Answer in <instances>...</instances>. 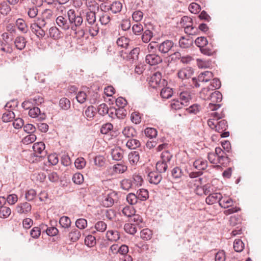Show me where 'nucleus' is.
Here are the masks:
<instances>
[{
	"label": "nucleus",
	"instance_id": "obj_1",
	"mask_svg": "<svg viewBox=\"0 0 261 261\" xmlns=\"http://www.w3.org/2000/svg\"><path fill=\"white\" fill-rule=\"evenodd\" d=\"M70 29L72 31H76L83 22V19L81 13L77 14L74 10L70 9L67 12Z\"/></svg>",
	"mask_w": 261,
	"mask_h": 261
},
{
	"label": "nucleus",
	"instance_id": "obj_2",
	"mask_svg": "<svg viewBox=\"0 0 261 261\" xmlns=\"http://www.w3.org/2000/svg\"><path fill=\"white\" fill-rule=\"evenodd\" d=\"M222 99V95L221 92L218 91H213L211 96H210L208 100H210L211 102H210L207 108L211 111H216L219 109L221 107V105L218 103L221 101Z\"/></svg>",
	"mask_w": 261,
	"mask_h": 261
},
{
	"label": "nucleus",
	"instance_id": "obj_3",
	"mask_svg": "<svg viewBox=\"0 0 261 261\" xmlns=\"http://www.w3.org/2000/svg\"><path fill=\"white\" fill-rule=\"evenodd\" d=\"M53 22V12L49 9H46L42 13L41 17L38 18L37 23L41 27H46L50 25Z\"/></svg>",
	"mask_w": 261,
	"mask_h": 261
},
{
	"label": "nucleus",
	"instance_id": "obj_4",
	"mask_svg": "<svg viewBox=\"0 0 261 261\" xmlns=\"http://www.w3.org/2000/svg\"><path fill=\"white\" fill-rule=\"evenodd\" d=\"M213 77V74L209 71H205L199 74L198 78H192V84L195 87H199L200 82H207L211 80Z\"/></svg>",
	"mask_w": 261,
	"mask_h": 261
},
{
	"label": "nucleus",
	"instance_id": "obj_5",
	"mask_svg": "<svg viewBox=\"0 0 261 261\" xmlns=\"http://www.w3.org/2000/svg\"><path fill=\"white\" fill-rule=\"evenodd\" d=\"M45 144L42 142L35 143L33 146L34 150V156L42 158L46 154V151L45 150Z\"/></svg>",
	"mask_w": 261,
	"mask_h": 261
},
{
	"label": "nucleus",
	"instance_id": "obj_6",
	"mask_svg": "<svg viewBox=\"0 0 261 261\" xmlns=\"http://www.w3.org/2000/svg\"><path fill=\"white\" fill-rule=\"evenodd\" d=\"M118 194L115 191L110 192L102 200V204L105 207H111L118 200Z\"/></svg>",
	"mask_w": 261,
	"mask_h": 261
},
{
	"label": "nucleus",
	"instance_id": "obj_7",
	"mask_svg": "<svg viewBox=\"0 0 261 261\" xmlns=\"http://www.w3.org/2000/svg\"><path fill=\"white\" fill-rule=\"evenodd\" d=\"M174 43L172 40H166L159 44L157 48L162 54H167L173 47Z\"/></svg>",
	"mask_w": 261,
	"mask_h": 261
},
{
	"label": "nucleus",
	"instance_id": "obj_8",
	"mask_svg": "<svg viewBox=\"0 0 261 261\" xmlns=\"http://www.w3.org/2000/svg\"><path fill=\"white\" fill-rule=\"evenodd\" d=\"M140 53V48L139 47H136L133 49L129 54L126 52H124L123 50L119 51V55L121 58L123 59L126 58L127 60H136L138 58V55Z\"/></svg>",
	"mask_w": 261,
	"mask_h": 261
},
{
	"label": "nucleus",
	"instance_id": "obj_9",
	"mask_svg": "<svg viewBox=\"0 0 261 261\" xmlns=\"http://www.w3.org/2000/svg\"><path fill=\"white\" fill-rule=\"evenodd\" d=\"M45 27H41L38 23H34L31 25V29L39 39H42L46 34V31L43 29Z\"/></svg>",
	"mask_w": 261,
	"mask_h": 261
},
{
	"label": "nucleus",
	"instance_id": "obj_10",
	"mask_svg": "<svg viewBox=\"0 0 261 261\" xmlns=\"http://www.w3.org/2000/svg\"><path fill=\"white\" fill-rule=\"evenodd\" d=\"M202 180V179L201 178H198L197 179H195V181L196 182V183L195 184V185L197 187V193L200 194V192H199V190H202L203 193L205 195H207L211 194V189H212V186L210 184H207L204 185L203 187H200L199 185H201V181Z\"/></svg>",
	"mask_w": 261,
	"mask_h": 261
},
{
	"label": "nucleus",
	"instance_id": "obj_11",
	"mask_svg": "<svg viewBox=\"0 0 261 261\" xmlns=\"http://www.w3.org/2000/svg\"><path fill=\"white\" fill-rule=\"evenodd\" d=\"M193 73V70L191 67H187L180 69L177 72V76L180 79L183 80L191 77Z\"/></svg>",
	"mask_w": 261,
	"mask_h": 261
},
{
	"label": "nucleus",
	"instance_id": "obj_12",
	"mask_svg": "<svg viewBox=\"0 0 261 261\" xmlns=\"http://www.w3.org/2000/svg\"><path fill=\"white\" fill-rule=\"evenodd\" d=\"M146 62L150 65H155L162 62V58L156 54H148L146 56Z\"/></svg>",
	"mask_w": 261,
	"mask_h": 261
},
{
	"label": "nucleus",
	"instance_id": "obj_13",
	"mask_svg": "<svg viewBox=\"0 0 261 261\" xmlns=\"http://www.w3.org/2000/svg\"><path fill=\"white\" fill-rule=\"evenodd\" d=\"M29 115L32 118H38V120L42 121L45 119L46 115L44 113H41L40 110L38 107H33L29 112Z\"/></svg>",
	"mask_w": 261,
	"mask_h": 261
},
{
	"label": "nucleus",
	"instance_id": "obj_14",
	"mask_svg": "<svg viewBox=\"0 0 261 261\" xmlns=\"http://www.w3.org/2000/svg\"><path fill=\"white\" fill-rule=\"evenodd\" d=\"M147 177L149 182L154 185L159 184L162 179L161 173L155 171L149 172Z\"/></svg>",
	"mask_w": 261,
	"mask_h": 261
},
{
	"label": "nucleus",
	"instance_id": "obj_15",
	"mask_svg": "<svg viewBox=\"0 0 261 261\" xmlns=\"http://www.w3.org/2000/svg\"><path fill=\"white\" fill-rule=\"evenodd\" d=\"M57 24L64 30H68L70 29L69 20L63 16H58L56 19Z\"/></svg>",
	"mask_w": 261,
	"mask_h": 261
},
{
	"label": "nucleus",
	"instance_id": "obj_16",
	"mask_svg": "<svg viewBox=\"0 0 261 261\" xmlns=\"http://www.w3.org/2000/svg\"><path fill=\"white\" fill-rule=\"evenodd\" d=\"M31 205L27 202L18 204L16 208L17 212L19 214H27L31 212Z\"/></svg>",
	"mask_w": 261,
	"mask_h": 261
},
{
	"label": "nucleus",
	"instance_id": "obj_17",
	"mask_svg": "<svg viewBox=\"0 0 261 261\" xmlns=\"http://www.w3.org/2000/svg\"><path fill=\"white\" fill-rule=\"evenodd\" d=\"M222 198V195L220 193H214L210 194L206 198L205 201L208 204H213L217 202L220 203V200Z\"/></svg>",
	"mask_w": 261,
	"mask_h": 261
},
{
	"label": "nucleus",
	"instance_id": "obj_18",
	"mask_svg": "<svg viewBox=\"0 0 261 261\" xmlns=\"http://www.w3.org/2000/svg\"><path fill=\"white\" fill-rule=\"evenodd\" d=\"M111 154L113 160L115 161H120L123 156V151L119 147L112 149Z\"/></svg>",
	"mask_w": 261,
	"mask_h": 261
},
{
	"label": "nucleus",
	"instance_id": "obj_19",
	"mask_svg": "<svg viewBox=\"0 0 261 261\" xmlns=\"http://www.w3.org/2000/svg\"><path fill=\"white\" fill-rule=\"evenodd\" d=\"M106 237L110 242H116L120 239V234L117 230H110L107 231Z\"/></svg>",
	"mask_w": 261,
	"mask_h": 261
},
{
	"label": "nucleus",
	"instance_id": "obj_20",
	"mask_svg": "<svg viewBox=\"0 0 261 261\" xmlns=\"http://www.w3.org/2000/svg\"><path fill=\"white\" fill-rule=\"evenodd\" d=\"M193 166L197 170H203L207 168V162L202 159H199L194 161Z\"/></svg>",
	"mask_w": 261,
	"mask_h": 261
},
{
	"label": "nucleus",
	"instance_id": "obj_21",
	"mask_svg": "<svg viewBox=\"0 0 261 261\" xmlns=\"http://www.w3.org/2000/svg\"><path fill=\"white\" fill-rule=\"evenodd\" d=\"M27 41L23 36H17L14 41L16 47L19 50L23 49L26 45Z\"/></svg>",
	"mask_w": 261,
	"mask_h": 261
},
{
	"label": "nucleus",
	"instance_id": "obj_22",
	"mask_svg": "<svg viewBox=\"0 0 261 261\" xmlns=\"http://www.w3.org/2000/svg\"><path fill=\"white\" fill-rule=\"evenodd\" d=\"M122 134L128 138H133L137 136V132L133 127L126 126L123 129Z\"/></svg>",
	"mask_w": 261,
	"mask_h": 261
},
{
	"label": "nucleus",
	"instance_id": "obj_23",
	"mask_svg": "<svg viewBox=\"0 0 261 261\" xmlns=\"http://www.w3.org/2000/svg\"><path fill=\"white\" fill-rule=\"evenodd\" d=\"M139 159L140 155L138 151H132L128 154V160L130 164L132 165H136Z\"/></svg>",
	"mask_w": 261,
	"mask_h": 261
},
{
	"label": "nucleus",
	"instance_id": "obj_24",
	"mask_svg": "<svg viewBox=\"0 0 261 261\" xmlns=\"http://www.w3.org/2000/svg\"><path fill=\"white\" fill-rule=\"evenodd\" d=\"M214 90L211 88L210 86H208L206 88H204L200 93V97L204 100H208Z\"/></svg>",
	"mask_w": 261,
	"mask_h": 261
},
{
	"label": "nucleus",
	"instance_id": "obj_25",
	"mask_svg": "<svg viewBox=\"0 0 261 261\" xmlns=\"http://www.w3.org/2000/svg\"><path fill=\"white\" fill-rule=\"evenodd\" d=\"M48 37L57 40L60 37V32L57 27H51L48 30Z\"/></svg>",
	"mask_w": 261,
	"mask_h": 261
},
{
	"label": "nucleus",
	"instance_id": "obj_26",
	"mask_svg": "<svg viewBox=\"0 0 261 261\" xmlns=\"http://www.w3.org/2000/svg\"><path fill=\"white\" fill-rule=\"evenodd\" d=\"M16 25L18 29L23 33H26L28 31V27L25 21L21 18H19L16 21Z\"/></svg>",
	"mask_w": 261,
	"mask_h": 261
},
{
	"label": "nucleus",
	"instance_id": "obj_27",
	"mask_svg": "<svg viewBox=\"0 0 261 261\" xmlns=\"http://www.w3.org/2000/svg\"><path fill=\"white\" fill-rule=\"evenodd\" d=\"M137 195L139 200L140 201H145L149 197L148 191L144 189H139L137 192Z\"/></svg>",
	"mask_w": 261,
	"mask_h": 261
},
{
	"label": "nucleus",
	"instance_id": "obj_28",
	"mask_svg": "<svg viewBox=\"0 0 261 261\" xmlns=\"http://www.w3.org/2000/svg\"><path fill=\"white\" fill-rule=\"evenodd\" d=\"M233 200L231 198L229 197H223L222 196V198H221V200H220V203L219 205L222 207L224 208H227L229 207L230 206H231L233 204Z\"/></svg>",
	"mask_w": 261,
	"mask_h": 261
},
{
	"label": "nucleus",
	"instance_id": "obj_29",
	"mask_svg": "<svg viewBox=\"0 0 261 261\" xmlns=\"http://www.w3.org/2000/svg\"><path fill=\"white\" fill-rule=\"evenodd\" d=\"M121 188L126 191L134 188L132 179H124L121 181Z\"/></svg>",
	"mask_w": 261,
	"mask_h": 261
},
{
	"label": "nucleus",
	"instance_id": "obj_30",
	"mask_svg": "<svg viewBox=\"0 0 261 261\" xmlns=\"http://www.w3.org/2000/svg\"><path fill=\"white\" fill-rule=\"evenodd\" d=\"M172 154L168 151H163L161 154V161L167 164L168 165H170V162L172 158Z\"/></svg>",
	"mask_w": 261,
	"mask_h": 261
},
{
	"label": "nucleus",
	"instance_id": "obj_31",
	"mask_svg": "<svg viewBox=\"0 0 261 261\" xmlns=\"http://www.w3.org/2000/svg\"><path fill=\"white\" fill-rule=\"evenodd\" d=\"M192 41L189 38H186L184 37H181L179 40V46L182 48H188L192 44Z\"/></svg>",
	"mask_w": 261,
	"mask_h": 261
},
{
	"label": "nucleus",
	"instance_id": "obj_32",
	"mask_svg": "<svg viewBox=\"0 0 261 261\" xmlns=\"http://www.w3.org/2000/svg\"><path fill=\"white\" fill-rule=\"evenodd\" d=\"M14 117V112L12 111H8L3 114L2 119L4 122H8L11 121Z\"/></svg>",
	"mask_w": 261,
	"mask_h": 261
},
{
	"label": "nucleus",
	"instance_id": "obj_33",
	"mask_svg": "<svg viewBox=\"0 0 261 261\" xmlns=\"http://www.w3.org/2000/svg\"><path fill=\"white\" fill-rule=\"evenodd\" d=\"M140 142L137 139H132L128 140L126 145L130 149H135L140 146Z\"/></svg>",
	"mask_w": 261,
	"mask_h": 261
},
{
	"label": "nucleus",
	"instance_id": "obj_34",
	"mask_svg": "<svg viewBox=\"0 0 261 261\" xmlns=\"http://www.w3.org/2000/svg\"><path fill=\"white\" fill-rule=\"evenodd\" d=\"M179 98L181 102H184V105H187V102L191 99V95L188 91H182L179 94Z\"/></svg>",
	"mask_w": 261,
	"mask_h": 261
},
{
	"label": "nucleus",
	"instance_id": "obj_35",
	"mask_svg": "<svg viewBox=\"0 0 261 261\" xmlns=\"http://www.w3.org/2000/svg\"><path fill=\"white\" fill-rule=\"evenodd\" d=\"M227 126V122L226 120H221L219 121H217L216 131L222 133L226 129Z\"/></svg>",
	"mask_w": 261,
	"mask_h": 261
},
{
	"label": "nucleus",
	"instance_id": "obj_36",
	"mask_svg": "<svg viewBox=\"0 0 261 261\" xmlns=\"http://www.w3.org/2000/svg\"><path fill=\"white\" fill-rule=\"evenodd\" d=\"M172 89L169 87H165L161 91L160 95L163 98L168 99L172 96Z\"/></svg>",
	"mask_w": 261,
	"mask_h": 261
},
{
	"label": "nucleus",
	"instance_id": "obj_37",
	"mask_svg": "<svg viewBox=\"0 0 261 261\" xmlns=\"http://www.w3.org/2000/svg\"><path fill=\"white\" fill-rule=\"evenodd\" d=\"M169 165L160 161L156 164V169L160 173H164L166 171Z\"/></svg>",
	"mask_w": 261,
	"mask_h": 261
},
{
	"label": "nucleus",
	"instance_id": "obj_38",
	"mask_svg": "<svg viewBox=\"0 0 261 261\" xmlns=\"http://www.w3.org/2000/svg\"><path fill=\"white\" fill-rule=\"evenodd\" d=\"M60 108L64 110H67L70 108V101L67 98H62L59 101Z\"/></svg>",
	"mask_w": 261,
	"mask_h": 261
},
{
	"label": "nucleus",
	"instance_id": "obj_39",
	"mask_svg": "<svg viewBox=\"0 0 261 261\" xmlns=\"http://www.w3.org/2000/svg\"><path fill=\"white\" fill-rule=\"evenodd\" d=\"M107 228V224L102 221H99L97 222L94 225V228L96 230L101 232H105Z\"/></svg>",
	"mask_w": 261,
	"mask_h": 261
},
{
	"label": "nucleus",
	"instance_id": "obj_40",
	"mask_svg": "<svg viewBox=\"0 0 261 261\" xmlns=\"http://www.w3.org/2000/svg\"><path fill=\"white\" fill-rule=\"evenodd\" d=\"M244 248V244L241 239H236L233 242V248L236 252H241Z\"/></svg>",
	"mask_w": 261,
	"mask_h": 261
},
{
	"label": "nucleus",
	"instance_id": "obj_41",
	"mask_svg": "<svg viewBox=\"0 0 261 261\" xmlns=\"http://www.w3.org/2000/svg\"><path fill=\"white\" fill-rule=\"evenodd\" d=\"M122 8V4L118 1L114 2L111 5L110 9L113 13H117L121 11Z\"/></svg>",
	"mask_w": 261,
	"mask_h": 261
},
{
	"label": "nucleus",
	"instance_id": "obj_42",
	"mask_svg": "<svg viewBox=\"0 0 261 261\" xmlns=\"http://www.w3.org/2000/svg\"><path fill=\"white\" fill-rule=\"evenodd\" d=\"M59 223L62 227L68 228L70 226L71 220L69 217L63 216L60 219Z\"/></svg>",
	"mask_w": 261,
	"mask_h": 261
},
{
	"label": "nucleus",
	"instance_id": "obj_43",
	"mask_svg": "<svg viewBox=\"0 0 261 261\" xmlns=\"http://www.w3.org/2000/svg\"><path fill=\"white\" fill-rule=\"evenodd\" d=\"M81 237V232L80 231L76 229H73L69 233V238L72 242L77 241Z\"/></svg>",
	"mask_w": 261,
	"mask_h": 261
},
{
	"label": "nucleus",
	"instance_id": "obj_44",
	"mask_svg": "<svg viewBox=\"0 0 261 261\" xmlns=\"http://www.w3.org/2000/svg\"><path fill=\"white\" fill-rule=\"evenodd\" d=\"M195 44L200 48V49L204 46L207 45L208 41L204 37H198L195 41Z\"/></svg>",
	"mask_w": 261,
	"mask_h": 261
},
{
	"label": "nucleus",
	"instance_id": "obj_45",
	"mask_svg": "<svg viewBox=\"0 0 261 261\" xmlns=\"http://www.w3.org/2000/svg\"><path fill=\"white\" fill-rule=\"evenodd\" d=\"M96 112V109L92 106H89L85 111V115L87 118H93Z\"/></svg>",
	"mask_w": 261,
	"mask_h": 261
},
{
	"label": "nucleus",
	"instance_id": "obj_46",
	"mask_svg": "<svg viewBox=\"0 0 261 261\" xmlns=\"http://www.w3.org/2000/svg\"><path fill=\"white\" fill-rule=\"evenodd\" d=\"M132 181L134 188L136 187L141 186L143 182V179L141 176L137 174L133 175Z\"/></svg>",
	"mask_w": 261,
	"mask_h": 261
},
{
	"label": "nucleus",
	"instance_id": "obj_47",
	"mask_svg": "<svg viewBox=\"0 0 261 261\" xmlns=\"http://www.w3.org/2000/svg\"><path fill=\"white\" fill-rule=\"evenodd\" d=\"M145 134L146 136L150 139L155 138L157 136V130L154 128L148 127L145 129Z\"/></svg>",
	"mask_w": 261,
	"mask_h": 261
},
{
	"label": "nucleus",
	"instance_id": "obj_48",
	"mask_svg": "<svg viewBox=\"0 0 261 261\" xmlns=\"http://www.w3.org/2000/svg\"><path fill=\"white\" fill-rule=\"evenodd\" d=\"M126 200L131 205H134L138 202L139 199L138 198L137 194L130 193L127 195Z\"/></svg>",
	"mask_w": 261,
	"mask_h": 261
},
{
	"label": "nucleus",
	"instance_id": "obj_49",
	"mask_svg": "<svg viewBox=\"0 0 261 261\" xmlns=\"http://www.w3.org/2000/svg\"><path fill=\"white\" fill-rule=\"evenodd\" d=\"M122 213L124 216L130 217L135 213V210L132 206H126L123 208Z\"/></svg>",
	"mask_w": 261,
	"mask_h": 261
},
{
	"label": "nucleus",
	"instance_id": "obj_50",
	"mask_svg": "<svg viewBox=\"0 0 261 261\" xmlns=\"http://www.w3.org/2000/svg\"><path fill=\"white\" fill-rule=\"evenodd\" d=\"M152 36V32L149 30H146L144 32L142 36V40L143 42L148 43L150 41Z\"/></svg>",
	"mask_w": 261,
	"mask_h": 261
},
{
	"label": "nucleus",
	"instance_id": "obj_51",
	"mask_svg": "<svg viewBox=\"0 0 261 261\" xmlns=\"http://www.w3.org/2000/svg\"><path fill=\"white\" fill-rule=\"evenodd\" d=\"M11 213V209L7 206L0 208V217L3 218H8Z\"/></svg>",
	"mask_w": 261,
	"mask_h": 261
},
{
	"label": "nucleus",
	"instance_id": "obj_52",
	"mask_svg": "<svg viewBox=\"0 0 261 261\" xmlns=\"http://www.w3.org/2000/svg\"><path fill=\"white\" fill-rule=\"evenodd\" d=\"M85 244L89 247H93L96 244V238L92 235H88L85 239Z\"/></svg>",
	"mask_w": 261,
	"mask_h": 261
},
{
	"label": "nucleus",
	"instance_id": "obj_53",
	"mask_svg": "<svg viewBox=\"0 0 261 261\" xmlns=\"http://www.w3.org/2000/svg\"><path fill=\"white\" fill-rule=\"evenodd\" d=\"M116 43L118 46L126 48L129 43V40L126 37H121L117 39Z\"/></svg>",
	"mask_w": 261,
	"mask_h": 261
},
{
	"label": "nucleus",
	"instance_id": "obj_54",
	"mask_svg": "<svg viewBox=\"0 0 261 261\" xmlns=\"http://www.w3.org/2000/svg\"><path fill=\"white\" fill-rule=\"evenodd\" d=\"M86 20L90 24L94 23L96 21V15L93 11H90L86 13Z\"/></svg>",
	"mask_w": 261,
	"mask_h": 261
},
{
	"label": "nucleus",
	"instance_id": "obj_55",
	"mask_svg": "<svg viewBox=\"0 0 261 261\" xmlns=\"http://www.w3.org/2000/svg\"><path fill=\"white\" fill-rule=\"evenodd\" d=\"M162 79V75L161 73L159 72H157L154 73L152 76L151 77L150 82L152 83L155 85H159L161 83Z\"/></svg>",
	"mask_w": 261,
	"mask_h": 261
},
{
	"label": "nucleus",
	"instance_id": "obj_56",
	"mask_svg": "<svg viewBox=\"0 0 261 261\" xmlns=\"http://www.w3.org/2000/svg\"><path fill=\"white\" fill-rule=\"evenodd\" d=\"M113 128V125L111 123H107L102 125L100 132L102 134H107Z\"/></svg>",
	"mask_w": 261,
	"mask_h": 261
},
{
	"label": "nucleus",
	"instance_id": "obj_57",
	"mask_svg": "<svg viewBox=\"0 0 261 261\" xmlns=\"http://www.w3.org/2000/svg\"><path fill=\"white\" fill-rule=\"evenodd\" d=\"M124 229L125 231L130 234H135L137 231V228L136 226L130 223L125 224L124 226Z\"/></svg>",
	"mask_w": 261,
	"mask_h": 261
},
{
	"label": "nucleus",
	"instance_id": "obj_58",
	"mask_svg": "<svg viewBox=\"0 0 261 261\" xmlns=\"http://www.w3.org/2000/svg\"><path fill=\"white\" fill-rule=\"evenodd\" d=\"M97 111L98 114L102 116L108 114L109 112V108L107 105L105 103L100 104L98 107Z\"/></svg>",
	"mask_w": 261,
	"mask_h": 261
},
{
	"label": "nucleus",
	"instance_id": "obj_59",
	"mask_svg": "<svg viewBox=\"0 0 261 261\" xmlns=\"http://www.w3.org/2000/svg\"><path fill=\"white\" fill-rule=\"evenodd\" d=\"M74 164L77 169H82L86 165V161L83 158H78L75 161Z\"/></svg>",
	"mask_w": 261,
	"mask_h": 261
},
{
	"label": "nucleus",
	"instance_id": "obj_60",
	"mask_svg": "<svg viewBox=\"0 0 261 261\" xmlns=\"http://www.w3.org/2000/svg\"><path fill=\"white\" fill-rule=\"evenodd\" d=\"M75 225L78 228L83 229L87 227V221L85 219L80 218L76 221Z\"/></svg>",
	"mask_w": 261,
	"mask_h": 261
},
{
	"label": "nucleus",
	"instance_id": "obj_61",
	"mask_svg": "<svg viewBox=\"0 0 261 261\" xmlns=\"http://www.w3.org/2000/svg\"><path fill=\"white\" fill-rule=\"evenodd\" d=\"M141 237L144 240H150L152 236V232L149 229H144L140 232Z\"/></svg>",
	"mask_w": 261,
	"mask_h": 261
},
{
	"label": "nucleus",
	"instance_id": "obj_62",
	"mask_svg": "<svg viewBox=\"0 0 261 261\" xmlns=\"http://www.w3.org/2000/svg\"><path fill=\"white\" fill-rule=\"evenodd\" d=\"M184 106H185L184 102L178 100H174L170 104L171 109L175 110L181 109Z\"/></svg>",
	"mask_w": 261,
	"mask_h": 261
},
{
	"label": "nucleus",
	"instance_id": "obj_63",
	"mask_svg": "<svg viewBox=\"0 0 261 261\" xmlns=\"http://www.w3.org/2000/svg\"><path fill=\"white\" fill-rule=\"evenodd\" d=\"M72 180L75 184L80 185L84 181L83 175L80 173H76L72 177Z\"/></svg>",
	"mask_w": 261,
	"mask_h": 261
},
{
	"label": "nucleus",
	"instance_id": "obj_64",
	"mask_svg": "<svg viewBox=\"0 0 261 261\" xmlns=\"http://www.w3.org/2000/svg\"><path fill=\"white\" fill-rule=\"evenodd\" d=\"M115 115L119 119H123L126 115V111L124 108H119L115 110Z\"/></svg>",
	"mask_w": 261,
	"mask_h": 261
}]
</instances>
